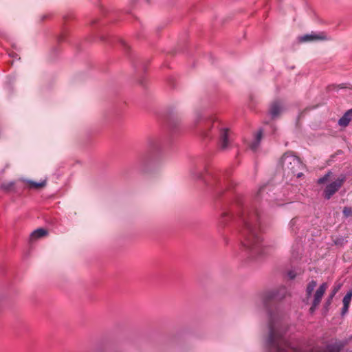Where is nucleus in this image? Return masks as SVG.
Listing matches in <instances>:
<instances>
[{
	"mask_svg": "<svg viewBox=\"0 0 352 352\" xmlns=\"http://www.w3.org/2000/svg\"><path fill=\"white\" fill-rule=\"evenodd\" d=\"M258 214L254 212L248 213L243 217V228L241 231V243L243 247L254 253L261 254V237L257 230Z\"/></svg>",
	"mask_w": 352,
	"mask_h": 352,
	"instance_id": "1",
	"label": "nucleus"
},
{
	"mask_svg": "<svg viewBox=\"0 0 352 352\" xmlns=\"http://www.w3.org/2000/svg\"><path fill=\"white\" fill-rule=\"evenodd\" d=\"M270 336L268 345L271 351L274 352H296L291 348L289 344L283 338L279 329L275 324L270 322L269 325Z\"/></svg>",
	"mask_w": 352,
	"mask_h": 352,
	"instance_id": "2",
	"label": "nucleus"
},
{
	"mask_svg": "<svg viewBox=\"0 0 352 352\" xmlns=\"http://www.w3.org/2000/svg\"><path fill=\"white\" fill-rule=\"evenodd\" d=\"M331 175L332 173L329 172L318 180V183L319 184H323L329 182L324 190V196L327 199H329L336 192H338L346 180V177L344 175H340L333 179H331Z\"/></svg>",
	"mask_w": 352,
	"mask_h": 352,
	"instance_id": "3",
	"label": "nucleus"
},
{
	"mask_svg": "<svg viewBox=\"0 0 352 352\" xmlns=\"http://www.w3.org/2000/svg\"><path fill=\"white\" fill-rule=\"evenodd\" d=\"M282 166L287 174H292L297 177L302 175L301 170L303 169V164L300 160L291 153H286L281 158Z\"/></svg>",
	"mask_w": 352,
	"mask_h": 352,
	"instance_id": "4",
	"label": "nucleus"
},
{
	"mask_svg": "<svg viewBox=\"0 0 352 352\" xmlns=\"http://www.w3.org/2000/svg\"><path fill=\"white\" fill-rule=\"evenodd\" d=\"M212 128L217 129L219 131L221 147L226 148L228 145L229 130L223 128L217 118L212 120Z\"/></svg>",
	"mask_w": 352,
	"mask_h": 352,
	"instance_id": "5",
	"label": "nucleus"
},
{
	"mask_svg": "<svg viewBox=\"0 0 352 352\" xmlns=\"http://www.w3.org/2000/svg\"><path fill=\"white\" fill-rule=\"evenodd\" d=\"M328 288V285L327 283H323L320 285V287L316 291L314 295V300L311 307H310V312L313 313L316 307L319 305L324 296V294L327 289Z\"/></svg>",
	"mask_w": 352,
	"mask_h": 352,
	"instance_id": "6",
	"label": "nucleus"
},
{
	"mask_svg": "<svg viewBox=\"0 0 352 352\" xmlns=\"http://www.w3.org/2000/svg\"><path fill=\"white\" fill-rule=\"evenodd\" d=\"M327 37L324 33L316 34L311 33L310 34H306L299 38L300 42L312 41L315 40H325Z\"/></svg>",
	"mask_w": 352,
	"mask_h": 352,
	"instance_id": "7",
	"label": "nucleus"
},
{
	"mask_svg": "<svg viewBox=\"0 0 352 352\" xmlns=\"http://www.w3.org/2000/svg\"><path fill=\"white\" fill-rule=\"evenodd\" d=\"M47 234V232L46 230L43 228H38L34 232H32L30 235V241H36L40 238H42Z\"/></svg>",
	"mask_w": 352,
	"mask_h": 352,
	"instance_id": "8",
	"label": "nucleus"
},
{
	"mask_svg": "<svg viewBox=\"0 0 352 352\" xmlns=\"http://www.w3.org/2000/svg\"><path fill=\"white\" fill-rule=\"evenodd\" d=\"M352 120V109L348 111L338 121L341 126H346Z\"/></svg>",
	"mask_w": 352,
	"mask_h": 352,
	"instance_id": "9",
	"label": "nucleus"
},
{
	"mask_svg": "<svg viewBox=\"0 0 352 352\" xmlns=\"http://www.w3.org/2000/svg\"><path fill=\"white\" fill-rule=\"evenodd\" d=\"M282 107L279 102H276L272 104L270 109V113L271 116L274 118L277 116L280 112L281 111Z\"/></svg>",
	"mask_w": 352,
	"mask_h": 352,
	"instance_id": "10",
	"label": "nucleus"
},
{
	"mask_svg": "<svg viewBox=\"0 0 352 352\" xmlns=\"http://www.w3.org/2000/svg\"><path fill=\"white\" fill-rule=\"evenodd\" d=\"M46 184L45 180H43L41 182H35L32 181L28 182V186L30 188L33 189H40L41 188H43Z\"/></svg>",
	"mask_w": 352,
	"mask_h": 352,
	"instance_id": "11",
	"label": "nucleus"
},
{
	"mask_svg": "<svg viewBox=\"0 0 352 352\" xmlns=\"http://www.w3.org/2000/svg\"><path fill=\"white\" fill-rule=\"evenodd\" d=\"M341 287H342L341 283H338L333 286L332 291L329 295V299H328V304H331L333 298L338 292V291L340 289Z\"/></svg>",
	"mask_w": 352,
	"mask_h": 352,
	"instance_id": "12",
	"label": "nucleus"
},
{
	"mask_svg": "<svg viewBox=\"0 0 352 352\" xmlns=\"http://www.w3.org/2000/svg\"><path fill=\"white\" fill-rule=\"evenodd\" d=\"M316 285H317V283L315 280H311L308 283L307 288H306V293H307V297H309L311 296V294H312Z\"/></svg>",
	"mask_w": 352,
	"mask_h": 352,
	"instance_id": "13",
	"label": "nucleus"
},
{
	"mask_svg": "<svg viewBox=\"0 0 352 352\" xmlns=\"http://www.w3.org/2000/svg\"><path fill=\"white\" fill-rule=\"evenodd\" d=\"M261 138H262V132L261 131H258L257 133V134H256V142L254 143L251 146L252 149H253V150L256 149L258 144L259 143L260 140H261Z\"/></svg>",
	"mask_w": 352,
	"mask_h": 352,
	"instance_id": "14",
	"label": "nucleus"
},
{
	"mask_svg": "<svg viewBox=\"0 0 352 352\" xmlns=\"http://www.w3.org/2000/svg\"><path fill=\"white\" fill-rule=\"evenodd\" d=\"M343 214L346 218L352 217V208L344 207L343 209Z\"/></svg>",
	"mask_w": 352,
	"mask_h": 352,
	"instance_id": "15",
	"label": "nucleus"
},
{
	"mask_svg": "<svg viewBox=\"0 0 352 352\" xmlns=\"http://www.w3.org/2000/svg\"><path fill=\"white\" fill-rule=\"evenodd\" d=\"M351 298L352 297H351L349 295L346 294L342 300L343 305L349 306L351 301Z\"/></svg>",
	"mask_w": 352,
	"mask_h": 352,
	"instance_id": "16",
	"label": "nucleus"
},
{
	"mask_svg": "<svg viewBox=\"0 0 352 352\" xmlns=\"http://www.w3.org/2000/svg\"><path fill=\"white\" fill-rule=\"evenodd\" d=\"M349 306L343 305L342 310V314H345L348 310H349Z\"/></svg>",
	"mask_w": 352,
	"mask_h": 352,
	"instance_id": "17",
	"label": "nucleus"
},
{
	"mask_svg": "<svg viewBox=\"0 0 352 352\" xmlns=\"http://www.w3.org/2000/svg\"><path fill=\"white\" fill-rule=\"evenodd\" d=\"M288 276L290 278V279H293L296 277V274L294 272L290 271L288 273Z\"/></svg>",
	"mask_w": 352,
	"mask_h": 352,
	"instance_id": "18",
	"label": "nucleus"
},
{
	"mask_svg": "<svg viewBox=\"0 0 352 352\" xmlns=\"http://www.w3.org/2000/svg\"><path fill=\"white\" fill-rule=\"evenodd\" d=\"M346 294L352 297V289L349 292H347Z\"/></svg>",
	"mask_w": 352,
	"mask_h": 352,
	"instance_id": "19",
	"label": "nucleus"
}]
</instances>
